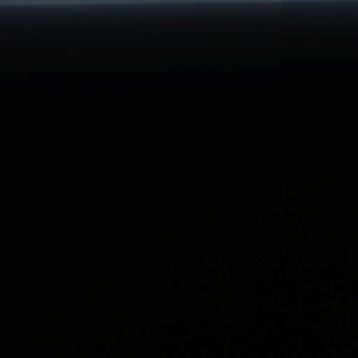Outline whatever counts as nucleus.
<instances>
[{
	"label": "nucleus",
	"instance_id": "nucleus-9",
	"mask_svg": "<svg viewBox=\"0 0 358 358\" xmlns=\"http://www.w3.org/2000/svg\"><path fill=\"white\" fill-rule=\"evenodd\" d=\"M306 205H308V206L310 205H311V203L309 202L308 199H306Z\"/></svg>",
	"mask_w": 358,
	"mask_h": 358
},
{
	"label": "nucleus",
	"instance_id": "nucleus-8",
	"mask_svg": "<svg viewBox=\"0 0 358 358\" xmlns=\"http://www.w3.org/2000/svg\"><path fill=\"white\" fill-rule=\"evenodd\" d=\"M102 8H106L109 10H114L115 7L113 6H102Z\"/></svg>",
	"mask_w": 358,
	"mask_h": 358
},
{
	"label": "nucleus",
	"instance_id": "nucleus-4",
	"mask_svg": "<svg viewBox=\"0 0 358 358\" xmlns=\"http://www.w3.org/2000/svg\"><path fill=\"white\" fill-rule=\"evenodd\" d=\"M308 267L310 268L311 269H313L315 270V271H316V268L313 266L314 265V261H313V258H312L311 257H310L308 255Z\"/></svg>",
	"mask_w": 358,
	"mask_h": 358
},
{
	"label": "nucleus",
	"instance_id": "nucleus-2",
	"mask_svg": "<svg viewBox=\"0 0 358 358\" xmlns=\"http://www.w3.org/2000/svg\"><path fill=\"white\" fill-rule=\"evenodd\" d=\"M292 358H295V329H292Z\"/></svg>",
	"mask_w": 358,
	"mask_h": 358
},
{
	"label": "nucleus",
	"instance_id": "nucleus-7",
	"mask_svg": "<svg viewBox=\"0 0 358 358\" xmlns=\"http://www.w3.org/2000/svg\"><path fill=\"white\" fill-rule=\"evenodd\" d=\"M308 348L310 353L313 354L314 352V348L311 345L308 344Z\"/></svg>",
	"mask_w": 358,
	"mask_h": 358
},
{
	"label": "nucleus",
	"instance_id": "nucleus-1",
	"mask_svg": "<svg viewBox=\"0 0 358 358\" xmlns=\"http://www.w3.org/2000/svg\"><path fill=\"white\" fill-rule=\"evenodd\" d=\"M317 331L313 327V325L308 324V336L309 337V339H310V341H314V339H315Z\"/></svg>",
	"mask_w": 358,
	"mask_h": 358
},
{
	"label": "nucleus",
	"instance_id": "nucleus-13",
	"mask_svg": "<svg viewBox=\"0 0 358 358\" xmlns=\"http://www.w3.org/2000/svg\"><path fill=\"white\" fill-rule=\"evenodd\" d=\"M308 194L310 193V189H308Z\"/></svg>",
	"mask_w": 358,
	"mask_h": 358
},
{
	"label": "nucleus",
	"instance_id": "nucleus-6",
	"mask_svg": "<svg viewBox=\"0 0 358 358\" xmlns=\"http://www.w3.org/2000/svg\"><path fill=\"white\" fill-rule=\"evenodd\" d=\"M308 282L310 286L315 287V283L314 282L313 280L308 278Z\"/></svg>",
	"mask_w": 358,
	"mask_h": 358
},
{
	"label": "nucleus",
	"instance_id": "nucleus-3",
	"mask_svg": "<svg viewBox=\"0 0 358 358\" xmlns=\"http://www.w3.org/2000/svg\"><path fill=\"white\" fill-rule=\"evenodd\" d=\"M306 308H308V310L309 313L313 314V315H315L316 317H318V312L317 311V310L315 308H314L310 305H309V303H306Z\"/></svg>",
	"mask_w": 358,
	"mask_h": 358
},
{
	"label": "nucleus",
	"instance_id": "nucleus-5",
	"mask_svg": "<svg viewBox=\"0 0 358 358\" xmlns=\"http://www.w3.org/2000/svg\"><path fill=\"white\" fill-rule=\"evenodd\" d=\"M38 8H41V9H48V10L53 9V6H40Z\"/></svg>",
	"mask_w": 358,
	"mask_h": 358
},
{
	"label": "nucleus",
	"instance_id": "nucleus-11",
	"mask_svg": "<svg viewBox=\"0 0 358 358\" xmlns=\"http://www.w3.org/2000/svg\"><path fill=\"white\" fill-rule=\"evenodd\" d=\"M312 245H313V243H310V249L312 250Z\"/></svg>",
	"mask_w": 358,
	"mask_h": 358
},
{
	"label": "nucleus",
	"instance_id": "nucleus-10",
	"mask_svg": "<svg viewBox=\"0 0 358 358\" xmlns=\"http://www.w3.org/2000/svg\"><path fill=\"white\" fill-rule=\"evenodd\" d=\"M306 229H308V230L309 231H311V229L309 228V227H308V226H306Z\"/></svg>",
	"mask_w": 358,
	"mask_h": 358
},
{
	"label": "nucleus",
	"instance_id": "nucleus-12",
	"mask_svg": "<svg viewBox=\"0 0 358 358\" xmlns=\"http://www.w3.org/2000/svg\"><path fill=\"white\" fill-rule=\"evenodd\" d=\"M308 179H311V176H310L309 175L308 176Z\"/></svg>",
	"mask_w": 358,
	"mask_h": 358
}]
</instances>
